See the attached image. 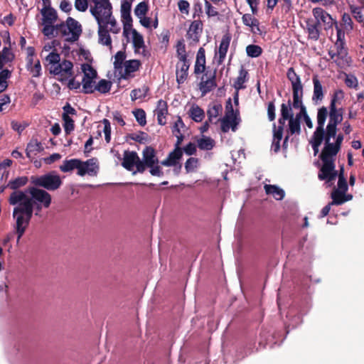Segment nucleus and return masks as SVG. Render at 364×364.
I'll list each match as a JSON object with an SVG mask.
<instances>
[{"label": "nucleus", "instance_id": "obj_40", "mask_svg": "<svg viewBox=\"0 0 364 364\" xmlns=\"http://www.w3.org/2000/svg\"><path fill=\"white\" fill-rule=\"evenodd\" d=\"M198 146L201 150H211L214 145L215 141L210 137L203 136L197 141Z\"/></svg>", "mask_w": 364, "mask_h": 364}, {"label": "nucleus", "instance_id": "obj_63", "mask_svg": "<svg viewBox=\"0 0 364 364\" xmlns=\"http://www.w3.org/2000/svg\"><path fill=\"white\" fill-rule=\"evenodd\" d=\"M1 56L4 58L5 63L11 62L14 58V53L11 51L10 48L8 47L3 48Z\"/></svg>", "mask_w": 364, "mask_h": 364}, {"label": "nucleus", "instance_id": "obj_44", "mask_svg": "<svg viewBox=\"0 0 364 364\" xmlns=\"http://www.w3.org/2000/svg\"><path fill=\"white\" fill-rule=\"evenodd\" d=\"M183 151L181 148H175L170 152L167 156L172 165L174 166L178 164V161L182 158Z\"/></svg>", "mask_w": 364, "mask_h": 364}, {"label": "nucleus", "instance_id": "obj_29", "mask_svg": "<svg viewBox=\"0 0 364 364\" xmlns=\"http://www.w3.org/2000/svg\"><path fill=\"white\" fill-rule=\"evenodd\" d=\"M205 69V50L200 48L196 55V60L194 68V73L196 74L202 73Z\"/></svg>", "mask_w": 364, "mask_h": 364}, {"label": "nucleus", "instance_id": "obj_23", "mask_svg": "<svg viewBox=\"0 0 364 364\" xmlns=\"http://www.w3.org/2000/svg\"><path fill=\"white\" fill-rule=\"evenodd\" d=\"M215 72H214L213 74H210V77L205 80H204L203 77H202V80L199 84V88L203 95L210 92L217 86L215 82Z\"/></svg>", "mask_w": 364, "mask_h": 364}, {"label": "nucleus", "instance_id": "obj_24", "mask_svg": "<svg viewBox=\"0 0 364 364\" xmlns=\"http://www.w3.org/2000/svg\"><path fill=\"white\" fill-rule=\"evenodd\" d=\"M291 100H289L287 103H282L280 108V117L278 119L279 126L284 129L287 120H289L291 114Z\"/></svg>", "mask_w": 364, "mask_h": 364}, {"label": "nucleus", "instance_id": "obj_39", "mask_svg": "<svg viewBox=\"0 0 364 364\" xmlns=\"http://www.w3.org/2000/svg\"><path fill=\"white\" fill-rule=\"evenodd\" d=\"M42 150L41 144L36 139L31 140L26 146V153L28 158H31L32 154H36Z\"/></svg>", "mask_w": 364, "mask_h": 364}, {"label": "nucleus", "instance_id": "obj_11", "mask_svg": "<svg viewBox=\"0 0 364 364\" xmlns=\"http://www.w3.org/2000/svg\"><path fill=\"white\" fill-rule=\"evenodd\" d=\"M306 31L308 33V38L314 41L318 40L321 31V28L318 24V20H316L314 16L306 20Z\"/></svg>", "mask_w": 364, "mask_h": 364}, {"label": "nucleus", "instance_id": "obj_58", "mask_svg": "<svg viewBox=\"0 0 364 364\" xmlns=\"http://www.w3.org/2000/svg\"><path fill=\"white\" fill-rule=\"evenodd\" d=\"M129 138L136 142L143 144L147 141L148 134L141 131L139 133L130 134Z\"/></svg>", "mask_w": 364, "mask_h": 364}, {"label": "nucleus", "instance_id": "obj_38", "mask_svg": "<svg viewBox=\"0 0 364 364\" xmlns=\"http://www.w3.org/2000/svg\"><path fill=\"white\" fill-rule=\"evenodd\" d=\"M112 85V83L111 81L102 79L96 84L95 88H93L94 92L97 91L101 94H106L110 91Z\"/></svg>", "mask_w": 364, "mask_h": 364}, {"label": "nucleus", "instance_id": "obj_52", "mask_svg": "<svg viewBox=\"0 0 364 364\" xmlns=\"http://www.w3.org/2000/svg\"><path fill=\"white\" fill-rule=\"evenodd\" d=\"M63 127L66 134H70L75 129L74 120L70 116L62 117Z\"/></svg>", "mask_w": 364, "mask_h": 364}, {"label": "nucleus", "instance_id": "obj_10", "mask_svg": "<svg viewBox=\"0 0 364 364\" xmlns=\"http://www.w3.org/2000/svg\"><path fill=\"white\" fill-rule=\"evenodd\" d=\"M93 14V16L95 18L97 26H98V41L100 43L110 46H112V39L110 37V35L109 33V30L107 28V26L105 25V23H102V20L100 18L97 16H99L98 13L95 12Z\"/></svg>", "mask_w": 364, "mask_h": 364}, {"label": "nucleus", "instance_id": "obj_5", "mask_svg": "<svg viewBox=\"0 0 364 364\" xmlns=\"http://www.w3.org/2000/svg\"><path fill=\"white\" fill-rule=\"evenodd\" d=\"M11 205H15L18 204L14 208L13 216L20 213L23 215L29 222L33 215L34 205L33 200L30 199L24 192L21 191H15L11 193L9 199Z\"/></svg>", "mask_w": 364, "mask_h": 364}, {"label": "nucleus", "instance_id": "obj_41", "mask_svg": "<svg viewBox=\"0 0 364 364\" xmlns=\"http://www.w3.org/2000/svg\"><path fill=\"white\" fill-rule=\"evenodd\" d=\"M346 192L336 190V188L331 193L332 201L331 204L339 205L346 202L344 198Z\"/></svg>", "mask_w": 364, "mask_h": 364}, {"label": "nucleus", "instance_id": "obj_25", "mask_svg": "<svg viewBox=\"0 0 364 364\" xmlns=\"http://www.w3.org/2000/svg\"><path fill=\"white\" fill-rule=\"evenodd\" d=\"M314 92L312 100L315 102H321L324 97V92L322 85L317 75L313 77Z\"/></svg>", "mask_w": 364, "mask_h": 364}, {"label": "nucleus", "instance_id": "obj_15", "mask_svg": "<svg viewBox=\"0 0 364 364\" xmlns=\"http://www.w3.org/2000/svg\"><path fill=\"white\" fill-rule=\"evenodd\" d=\"M240 119L230 118L228 116H224L223 118L217 119L214 124L220 122V129L223 133H227L231 128L233 132H235L237 127L239 124Z\"/></svg>", "mask_w": 364, "mask_h": 364}, {"label": "nucleus", "instance_id": "obj_13", "mask_svg": "<svg viewBox=\"0 0 364 364\" xmlns=\"http://www.w3.org/2000/svg\"><path fill=\"white\" fill-rule=\"evenodd\" d=\"M130 4L122 3L121 4V17L124 26V33H127L132 26V18L131 16Z\"/></svg>", "mask_w": 364, "mask_h": 364}, {"label": "nucleus", "instance_id": "obj_6", "mask_svg": "<svg viewBox=\"0 0 364 364\" xmlns=\"http://www.w3.org/2000/svg\"><path fill=\"white\" fill-rule=\"evenodd\" d=\"M98 13L97 16L101 20L102 23L107 26L110 25V28L108 29L109 32L113 33H118L120 31V27L117 26V23L114 17L112 16V6L109 0H105L102 3L95 2V5L91 6L90 11L93 16V12Z\"/></svg>", "mask_w": 364, "mask_h": 364}, {"label": "nucleus", "instance_id": "obj_31", "mask_svg": "<svg viewBox=\"0 0 364 364\" xmlns=\"http://www.w3.org/2000/svg\"><path fill=\"white\" fill-rule=\"evenodd\" d=\"M42 16H43V22L47 23H53L58 18L56 11L49 6H43L41 11Z\"/></svg>", "mask_w": 364, "mask_h": 364}, {"label": "nucleus", "instance_id": "obj_8", "mask_svg": "<svg viewBox=\"0 0 364 364\" xmlns=\"http://www.w3.org/2000/svg\"><path fill=\"white\" fill-rule=\"evenodd\" d=\"M28 192L31 196L30 199L33 200V205H35L36 203H40L46 208L50 205L51 196L46 191L36 187H30Z\"/></svg>", "mask_w": 364, "mask_h": 364}, {"label": "nucleus", "instance_id": "obj_47", "mask_svg": "<svg viewBox=\"0 0 364 364\" xmlns=\"http://www.w3.org/2000/svg\"><path fill=\"white\" fill-rule=\"evenodd\" d=\"M239 110L236 109L235 111L233 109L231 99L229 98L225 105V116H228L230 118H234V119H240L239 118Z\"/></svg>", "mask_w": 364, "mask_h": 364}, {"label": "nucleus", "instance_id": "obj_34", "mask_svg": "<svg viewBox=\"0 0 364 364\" xmlns=\"http://www.w3.org/2000/svg\"><path fill=\"white\" fill-rule=\"evenodd\" d=\"M223 111V106L220 103H214L208 106L207 116L208 121L214 124L213 119L217 118Z\"/></svg>", "mask_w": 364, "mask_h": 364}, {"label": "nucleus", "instance_id": "obj_36", "mask_svg": "<svg viewBox=\"0 0 364 364\" xmlns=\"http://www.w3.org/2000/svg\"><path fill=\"white\" fill-rule=\"evenodd\" d=\"M95 79L92 78V77H82V92L85 94H92L94 92V89L95 84Z\"/></svg>", "mask_w": 364, "mask_h": 364}, {"label": "nucleus", "instance_id": "obj_20", "mask_svg": "<svg viewBox=\"0 0 364 364\" xmlns=\"http://www.w3.org/2000/svg\"><path fill=\"white\" fill-rule=\"evenodd\" d=\"M190 67L189 60L183 61L176 65V81L180 84H183L188 77V71Z\"/></svg>", "mask_w": 364, "mask_h": 364}, {"label": "nucleus", "instance_id": "obj_16", "mask_svg": "<svg viewBox=\"0 0 364 364\" xmlns=\"http://www.w3.org/2000/svg\"><path fill=\"white\" fill-rule=\"evenodd\" d=\"M230 41L231 36L230 33H227L223 36L218 49V65H221L224 62L230 46Z\"/></svg>", "mask_w": 364, "mask_h": 364}, {"label": "nucleus", "instance_id": "obj_22", "mask_svg": "<svg viewBox=\"0 0 364 364\" xmlns=\"http://www.w3.org/2000/svg\"><path fill=\"white\" fill-rule=\"evenodd\" d=\"M143 161L146 164L147 167L153 166L159 164V159L156 155L155 149L151 146H146L142 151Z\"/></svg>", "mask_w": 364, "mask_h": 364}, {"label": "nucleus", "instance_id": "obj_27", "mask_svg": "<svg viewBox=\"0 0 364 364\" xmlns=\"http://www.w3.org/2000/svg\"><path fill=\"white\" fill-rule=\"evenodd\" d=\"M329 121L328 124L338 125L343 121V109L329 107Z\"/></svg>", "mask_w": 364, "mask_h": 364}, {"label": "nucleus", "instance_id": "obj_55", "mask_svg": "<svg viewBox=\"0 0 364 364\" xmlns=\"http://www.w3.org/2000/svg\"><path fill=\"white\" fill-rule=\"evenodd\" d=\"M82 70L84 73L83 77H92V78L97 77V71L92 67V65L84 63L82 65Z\"/></svg>", "mask_w": 364, "mask_h": 364}, {"label": "nucleus", "instance_id": "obj_45", "mask_svg": "<svg viewBox=\"0 0 364 364\" xmlns=\"http://www.w3.org/2000/svg\"><path fill=\"white\" fill-rule=\"evenodd\" d=\"M247 55L250 58H257L262 53V48L258 45H248L246 47Z\"/></svg>", "mask_w": 364, "mask_h": 364}, {"label": "nucleus", "instance_id": "obj_57", "mask_svg": "<svg viewBox=\"0 0 364 364\" xmlns=\"http://www.w3.org/2000/svg\"><path fill=\"white\" fill-rule=\"evenodd\" d=\"M10 75L9 70L6 69L0 72V92H3L7 88L6 79L10 77Z\"/></svg>", "mask_w": 364, "mask_h": 364}, {"label": "nucleus", "instance_id": "obj_42", "mask_svg": "<svg viewBox=\"0 0 364 364\" xmlns=\"http://www.w3.org/2000/svg\"><path fill=\"white\" fill-rule=\"evenodd\" d=\"M288 132L293 135L294 134H299L301 132V122H298L297 119L295 120L293 119V111L290 115V118L289 120V129Z\"/></svg>", "mask_w": 364, "mask_h": 364}, {"label": "nucleus", "instance_id": "obj_60", "mask_svg": "<svg viewBox=\"0 0 364 364\" xmlns=\"http://www.w3.org/2000/svg\"><path fill=\"white\" fill-rule=\"evenodd\" d=\"M104 124L103 132L105 133V138L107 143H109L111 140V125L108 119H104L102 120Z\"/></svg>", "mask_w": 364, "mask_h": 364}, {"label": "nucleus", "instance_id": "obj_28", "mask_svg": "<svg viewBox=\"0 0 364 364\" xmlns=\"http://www.w3.org/2000/svg\"><path fill=\"white\" fill-rule=\"evenodd\" d=\"M242 23L247 26L252 28V31L254 33H260L261 31L259 28V22L258 19L255 18L250 14H245L242 17Z\"/></svg>", "mask_w": 364, "mask_h": 364}, {"label": "nucleus", "instance_id": "obj_19", "mask_svg": "<svg viewBox=\"0 0 364 364\" xmlns=\"http://www.w3.org/2000/svg\"><path fill=\"white\" fill-rule=\"evenodd\" d=\"M141 65V61L139 60H129L124 63V72L122 75V78L127 80L130 77H133L131 74L139 70Z\"/></svg>", "mask_w": 364, "mask_h": 364}, {"label": "nucleus", "instance_id": "obj_17", "mask_svg": "<svg viewBox=\"0 0 364 364\" xmlns=\"http://www.w3.org/2000/svg\"><path fill=\"white\" fill-rule=\"evenodd\" d=\"M13 218L16 220L15 229L18 236L17 241L18 242L25 233L30 222L20 213H17V215L13 216Z\"/></svg>", "mask_w": 364, "mask_h": 364}, {"label": "nucleus", "instance_id": "obj_46", "mask_svg": "<svg viewBox=\"0 0 364 364\" xmlns=\"http://www.w3.org/2000/svg\"><path fill=\"white\" fill-rule=\"evenodd\" d=\"M343 98V91L342 90H336L331 97L329 107H337V105H341Z\"/></svg>", "mask_w": 364, "mask_h": 364}, {"label": "nucleus", "instance_id": "obj_37", "mask_svg": "<svg viewBox=\"0 0 364 364\" xmlns=\"http://www.w3.org/2000/svg\"><path fill=\"white\" fill-rule=\"evenodd\" d=\"M149 88L146 85H143L140 88L134 89L131 91L130 97L132 101H135L138 99H144L146 97Z\"/></svg>", "mask_w": 364, "mask_h": 364}, {"label": "nucleus", "instance_id": "obj_35", "mask_svg": "<svg viewBox=\"0 0 364 364\" xmlns=\"http://www.w3.org/2000/svg\"><path fill=\"white\" fill-rule=\"evenodd\" d=\"M304 92H292V101L291 100V109L306 108L303 102Z\"/></svg>", "mask_w": 364, "mask_h": 364}, {"label": "nucleus", "instance_id": "obj_3", "mask_svg": "<svg viewBox=\"0 0 364 364\" xmlns=\"http://www.w3.org/2000/svg\"><path fill=\"white\" fill-rule=\"evenodd\" d=\"M44 27L43 28V33L48 37H55L58 35L61 36H67L70 34V37L66 40L68 41H76L78 40L81 33L82 26L80 23L72 17H68L66 22L61 23L53 26V23H44Z\"/></svg>", "mask_w": 364, "mask_h": 364}, {"label": "nucleus", "instance_id": "obj_21", "mask_svg": "<svg viewBox=\"0 0 364 364\" xmlns=\"http://www.w3.org/2000/svg\"><path fill=\"white\" fill-rule=\"evenodd\" d=\"M157 116L158 124L165 125L166 124V116L168 114L167 102L163 100H159L157 102V107L155 110Z\"/></svg>", "mask_w": 364, "mask_h": 364}, {"label": "nucleus", "instance_id": "obj_2", "mask_svg": "<svg viewBox=\"0 0 364 364\" xmlns=\"http://www.w3.org/2000/svg\"><path fill=\"white\" fill-rule=\"evenodd\" d=\"M328 116V109L326 107H321L318 109L317 113V127L314 131L311 144L314 152V155L318 152V148L321 145L323 141H330L331 138H334L337 133V125L328 124L326 131L324 130V124Z\"/></svg>", "mask_w": 364, "mask_h": 364}, {"label": "nucleus", "instance_id": "obj_48", "mask_svg": "<svg viewBox=\"0 0 364 364\" xmlns=\"http://www.w3.org/2000/svg\"><path fill=\"white\" fill-rule=\"evenodd\" d=\"M28 182L26 176H21L9 181L8 186L12 190H16L20 187L25 186Z\"/></svg>", "mask_w": 364, "mask_h": 364}, {"label": "nucleus", "instance_id": "obj_7", "mask_svg": "<svg viewBox=\"0 0 364 364\" xmlns=\"http://www.w3.org/2000/svg\"><path fill=\"white\" fill-rule=\"evenodd\" d=\"M31 179L34 186L51 191L58 189L63 183L60 176L55 171H50L41 176H33Z\"/></svg>", "mask_w": 364, "mask_h": 364}, {"label": "nucleus", "instance_id": "obj_30", "mask_svg": "<svg viewBox=\"0 0 364 364\" xmlns=\"http://www.w3.org/2000/svg\"><path fill=\"white\" fill-rule=\"evenodd\" d=\"M132 43L133 46L134 48V51L139 52L140 49L143 48L144 50L142 52V54L146 56V53H145L144 48V38L141 34H140L136 29H132Z\"/></svg>", "mask_w": 364, "mask_h": 364}, {"label": "nucleus", "instance_id": "obj_18", "mask_svg": "<svg viewBox=\"0 0 364 364\" xmlns=\"http://www.w3.org/2000/svg\"><path fill=\"white\" fill-rule=\"evenodd\" d=\"M139 157L136 151H124L122 166L128 171H132Z\"/></svg>", "mask_w": 364, "mask_h": 364}, {"label": "nucleus", "instance_id": "obj_32", "mask_svg": "<svg viewBox=\"0 0 364 364\" xmlns=\"http://www.w3.org/2000/svg\"><path fill=\"white\" fill-rule=\"evenodd\" d=\"M81 164V160L78 159H65L63 164L60 166V170L63 173L73 171L74 169L78 171L79 165Z\"/></svg>", "mask_w": 364, "mask_h": 364}, {"label": "nucleus", "instance_id": "obj_12", "mask_svg": "<svg viewBox=\"0 0 364 364\" xmlns=\"http://www.w3.org/2000/svg\"><path fill=\"white\" fill-rule=\"evenodd\" d=\"M287 79L291 82L292 92H303L304 85L300 77L296 74L294 68H289L287 72Z\"/></svg>", "mask_w": 364, "mask_h": 364}, {"label": "nucleus", "instance_id": "obj_33", "mask_svg": "<svg viewBox=\"0 0 364 364\" xmlns=\"http://www.w3.org/2000/svg\"><path fill=\"white\" fill-rule=\"evenodd\" d=\"M264 188L267 195H272L277 200H281L284 198V190L276 185H265Z\"/></svg>", "mask_w": 364, "mask_h": 364}, {"label": "nucleus", "instance_id": "obj_50", "mask_svg": "<svg viewBox=\"0 0 364 364\" xmlns=\"http://www.w3.org/2000/svg\"><path fill=\"white\" fill-rule=\"evenodd\" d=\"M86 164L88 166V175L96 176L99 170L97 159L96 158L90 159L86 161Z\"/></svg>", "mask_w": 364, "mask_h": 364}, {"label": "nucleus", "instance_id": "obj_49", "mask_svg": "<svg viewBox=\"0 0 364 364\" xmlns=\"http://www.w3.org/2000/svg\"><path fill=\"white\" fill-rule=\"evenodd\" d=\"M176 55L180 62L187 61L186 45L183 41H178L176 46Z\"/></svg>", "mask_w": 364, "mask_h": 364}, {"label": "nucleus", "instance_id": "obj_9", "mask_svg": "<svg viewBox=\"0 0 364 364\" xmlns=\"http://www.w3.org/2000/svg\"><path fill=\"white\" fill-rule=\"evenodd\" d=\"M312 13L316 20H318L320 26H323L325 30L332 29L333 26H336V21L322 8H315Z\"/></svg>", "mask_w": 364, "mask_h": 364}, {"label": "nucleus", "instance_id": "obj_43", "mask_svg": "<svg viewBox=\"0 0 364 364\" xmlns=\"http://www.w3.org/2000/svg\"><path fill=\"white\" fill-rule=\"evenodd\" d=\"M190 116L195 122H200L203 119L205 112L203 109L198 106L192 107L190 109Z\"/></svg>", "mask_w": 364, "mask_h": 364}, {"label": "nucleus", "instance_id": "obj_64", "mask_svg": "<svg viewBox=\"0 0 364 364\" xmlns=\"http://www.w3.org/2000/svg\"><path fill=\"white\" fill-rule=\"evenodd\" d=\"M205 9L206 14L209 17H213L218 15V12L217 11L216 9L207 0L205 1Z\"/></svg>", "mask_w": 364, "mask_h": 364}, {"label": "nucleus", "instance_id": "obj_26", "mask_svg": "<svg viewBox=\"0 0 364 364\" xmlns=\"http://www.w3.org/2000/svg\"><path fill=\"white\" fill-rule=\"evenodd\" d=\"M247 80H248V72L242 65L239 70V75L237 77V78L235 80V82L233 84V87L236 90L237 92H238L240 90H243L246 87V86L244 84L245 83V82L247 81Z\"/></svg>", "mask_w": 364, "mask_h": 364}, {"label": "nucleus", "instance_id": "obj_62", "mask_svg": "<svg viewBox=\"0 0 364 364\" xmlns=\"http://www.w3.org/2000/svg\"><path fill=\"white\" fill-rule=\"evenodd\" d=\"M276 108L274 101H270L267 105V117L270 122H272L276 118Z\"/></svg>", "mask_w": 364, "mask_h": 364}, {"label": "nucleus", "instance_id": "obj_59", "mask_svg": "<svg viewBox=\"0 0 364 364\" xmlns=\"http://www.w3.org/2000/svg\"><path fill=\"white\" fill-rule=\"evenodd\" d=\"M198 165V159L197 158L191 157L185 163V169L187 173L193 172Z\"/></svg>", "mask_w": 364, "mask_h": 364}, {"label": "nucleus", "instance_id": "obj_56", "mask_svg": "<svg viewBox=\"0 0 364 364\" xmlns=\"http://www.w3.org/2000/svg\"><path fill=\"white\" fill-rule=\"evenodd\" d=\"M126 58V53L124 51H118L114 56V67L115 69H120L122 68L124 61Z\"/></svg>", "mask_w": 364, "mask_h": 364}, {"label": "nucleus", "instance_id": "obj_54", "mask_svg": "<svg viewBox=\"0 0 364 364\" xmlns=\"http://www.w3.org/2000/svg\"><path fill=\"white\" fill-rule=\"evenodd\" d=\"M133 114L136 118V120L141 126H144L146 124V112L143 109H136L133 112Z\"/></svg>", "mask_w": 364, "mask_h": 364}, {"label": "nucleus", "instance_id": "obj_53", "mask_svg": "<svg viewBox=\"0 0 364 364\" xmlns=\"http://www.w3.org/2000/svg\"><path fill=\"white\" fill-rule=\"evenodd\" d=\"M353 21L349 14L344 13L342 16L341 18V26H343V28L347 31H351L353 28Z\"/></svg>", "mask_w": 364, "mask_h": 364}, {"label": "nucleus", "instance_id": "obj_4", "mask_svg": "<svg viewBox=\"0 0 364 364\" xmlns=\"http://www.w3.org/2000/svg\"><path fill=\"white\" fill-rule=\"evenodd\" d=\"M46 60L50 65L49 71L50 74L57 76V80L64 82L73 75V64L68 60L60 61V55L56 52L50 53L46 58Z\"/></svg>", "mask_w": 364, "mask_h": 364}, {"label": "nucleus", "instance_id": "obj_1", "mask_svg": "<svg viewBox=\"0 0 364 364\" xmlns=\"http://www.w3.org/2000/svg\"><path fill=\"white\" fill-rule=\"evenodd\" d=\"M324 141V147L319 156L322 166L319 169L318 178L320 181H326L328 183L335 181L337 177L335 157L341 149L331 141Z\"/></svg>", "mask_w": 364, "mask_h": 364}, {"label": "nucleus", "instance_id": "obj_14", "mask_svg": "<svg viewBox=\"0 0 364 364\" xmlns=\"http://www.w3.org/2000/svg\"><path fill=\"white\" fill-rule=\"evenodd\" d=\"M203 24L200 20L193 21L187 31V38L192 39L195 42H198L200 34L203 31Z\"/></svg>", "mask_w": 364, "mask_h": 364}, {"label": "nucleus", "instance_id": "obj_61", "mask_svg": "<svg viewBox=\"0 0 364 364\" xmlns=\"http://www.w3.org/2000/svg\"><path fill=\"white\" fill-rule=\"evenodd\" d=\"M344 41H336L335 43V47L336 48V53L338 56L341 58H344L347 56V50L344 48Z\"/></svg>", "mask_w": 364, "mask_h": 364}, {"label": "nucleus", "instance_id": "obj_51", "mask_svg": "<svg viewBox=\"0 0 364 364\" xmlns=\"http://www.w3.org/2000/svg\"><path fill=\"white\" fill-rule=\"evenodd\" d=\"M149 11V5L146 1L139 3L134 9V14L138 18L146 16Z\"/></svg>", "mask_w": 364, "mask_h": 364}]
</instances>
